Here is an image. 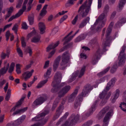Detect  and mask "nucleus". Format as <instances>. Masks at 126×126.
<instances>
[{"label": "nucleus", "mask_w": 126, "mask_h": 126, "mask_svg": "<svg viewBox=\"0 0 126 126\" xmlns=\"http://www.w3.org/2000/svg\"><path fill=\"white\" fill-rule=\"evenodd\" d=\"M18 25L16 23L15 24V25L12 28V30L13 31H14L15 33H17V28L18 27Z\"/></svg>", "instance_id": "52"}, {"label": "nucleus", "mask_w": 126, "mask_h": 126, "mask_svg": "<svg viewBox=\"0 0 126 126\" xmlns=\"http://www.w3.org/2000/svg\"><path fill=\"white\" fill-rule=\"evenodd\" d=\"M27 107H26L22 109L17 110L13 112L12 115H14L18 114H20L22 113H23L27 110Z\"/></svg>", "instance_id": "36"}, {"label": "nucleus", "mask_w": 126, "mask_h": 126, "mask_svg": "<svg viewBox=\"0 0 126 126\" xmlns=\"http://www.w3.org/2000/svg\"><path fill=\"white\" fill-rule=\"evenodd\" d=\"M112 111H111L108 112L104 118L103 120V124L102 126H107L108 123V120L111 116Z\"/></svg>", "instance_id": "17"}, {"label": "nucleus", "mask_w": 126, "mask_h": 126, "mask_svg": "<svg viewBox=\"0 0 126 126\" xmlns=\"http://www.w3.org/2000/svg\"><path fill=\"white\" fill-rule=\"evenodd\" d=\"M75 35H74V34L73 35L70 36L69 37H68L65 39H63V41L64 40L65 41L63 44V45H64L70 42Z\"/></svg>", "instance_id": "41"}, {"label": "nucleus", "mask_w": 126, "mask_h": 126, "mask_svg": "<svg viewBox=\"0 0 126 126\" xmlns=\"http://www.w3.org/2000/svg\"><path fill=\"white\" fill-rule=\"evenodd\" d=\"M126 22V18L124 17L120 20L117 23V24L118 25L120 26L121 24L124 23Z\"/></svg>", "instance_id": "48"}, {"label": "nucleus", "mask_w": 126, "mask_h": 126, "mask_svg": "<svg viewBox=\"0 0 126 126\" xmlns=\"http://www.w3.org/2000/svg\"><path fill=\"white\" fill-rule=\"evenodd\" d=\"M87 36L86 34H82L78 36L75 39V42H79L80 41L84 39Z\"/></svg>", "instance_id": "34"}, {"label": "nucleus", "mask_w": 126, "mask_h": 126, "mask_svg": "<svg viewBox=\"0 0 126 126\" xmlns=\"http://www.w3.org/2000/svg\"><path fill=\"white\" fill-rule=\"evenodd\" d=\"M21 123V122L19 119H18L15 121L12 124V125L13 126H17Z\"/></svg>", "instance_id": "47"}, {"label": "nucleus", "mask_w": 126, "mask_h": 126, "mask_svg": "<svg viewBox=\"0 0 126 126\" xmlns=\"http://www.w3.org/2000/svg\"><path fill=\"white\" fill-rule=\"evenodd\" d=\"M49 112L48 110H46L42 112L37 115L35 117L32 119L33 121H40V122L37 123L31 126H43L48 120L47 118H44L45 116Z\"/></svg>", "instance_id": "3"}, {"label": "nucleus", "mask_w": 126, "mask_h": 126, "mask_svg": "<svg viewBox=\"0 0 126 126\" xmlns=\"http://www.w3.org/2000/svg\"><path fill=\"white\" fill-rule=\"evenodd\" d=\"M96 103V102L95 101L90 109L89 112L86 113V115L88 117L91 115L93 113V111L95 110V108L96 107L95 105Z\"/></svg>", "instance_id": "27"}, {"label": "nucleus", "mask_w": 126, "mask_h": 126, "mask_svg": "<svg viewBox=\"0 0 126 126\" xmlns=\"http://www.w3.org/2000/svg\"><path fill=\"white\" fill-rule=\"evenodd\" d=\"M73 47V43L71 42L68 44L66 45L65 46L63 47L61 49L59 50V52H61L64 51L65 50L68 49L72 48Z\"/></svg>", "instance_id": "30"}, {"label": "nucleus", "mask_w": 126, "mask_h": 126, "mask_svg": "<svg viewBox=\"0 0 126 126\" xmlns=\"http://www.w3.org/2000/svg\"><path fill=\"white\" fill-rule=\"evenodd\" d=\"M97 43V40L95 38L93 39L92 40H90L89 42V43L91 45H93L95 44H96Z\"/></svg>", "instance_id": "51"}, {"label": "nucleus", "mask_w": 126, "mask_h": 126, "mask_svg": "<svg viewBox=\"0 0 126 126\" xmlns=\"http://www.w3.org/2000/svg\"><path fill=\"white\" fill-rule=\"evenodd\" d=\"M78 89H75L74 91L69 96L68 98V101L69 103H71L73 102L75 99L77 94Z\"/></svg>", "instance_id": "18"}, {"label": "nucleus", "mask_w": 126, "mask_h": 126, "mask_svg": "<svg viewBox=\"0 0 126 126\" xmlns=\"http://www.w3.org/2000/svg\"><path fill=\"white\" fill-rule=\"evenodd\" d=\"M89 20L90 17H87L83 19L79 25V28H82L83 27L88 23L89 22Z\"/></svg>", "instance_id": "26"}, {"label": "nucleus", "mask_w": 126, "mask_h": 126, "mask_svg": "<svg viewBox=\"0 0 126 126\" xmlns=\"http://www.w3.org/2000/svg\"><path fill=\"white\" fill-rule=\"evenodd\" d=\"M107 15L104 14L103 13H102L99 16L98 18L96 20V22L94 23V25L91 27V29L92 31H94L95 29L94 26L97 24L98 23H104L105 24V21L103 20L106 17Z\"/></svg>", "instance_id": "11"}, {"label": "nucleus", "mask_w": 126, "mask_h": 126, "mask_svg": "<svg viewBox=\"0 0 126 126\" xmlns=\"http://www.w3.org/2000/svg\"><path fill=\"white\" fill-rule=\"evenodd\" d=\"M60 83H57L53 81L51 84V85L53 86V88L51 89V92L53 93H56L58 92L62 86L65 85L64 82L62 83L61 84H59Z\"/></svg>", "instance_id": "12"}, {"label": "nucleus", "mask_w": 126, "mask_h": 126, "mask_svg": "<svg viewBox=\"0 0 126 126\" xmlns=\"http://www.w3.org/2000/svg\"><path fill=\"white\" fill-rule=\"evenodd\" d=\"M114 23L113 22H111L110 23L106 32V41L105 42H103V49L105 51H106L107 50L106 49V47L109 46L110 41L112 39V38L110 36V35L111 31Z\"/></svg>", "instance_id": "6"}, {"label": "nucleus", "mask_w": 126, "mask_h": 126, "mask_svg": "<svg viewBox=\"0 0 126 126\" xmlns=\"http://www.w3.org/2000/svg\"><path fill=\"white\" fill-rule=\"evenodd\" d=\"M88 1L87 4V1L86 0L80 7L78 11L79 14L76 15L72 21V23L73 24L75 25L76 24L78 20L79 15L83 18L87 16L89 11L91 9V6L92 4L90 5L89 3V0Z\"/></svg>", "instance_id": "2"}, {"label": "nucleus", "mask_w": 126, "mask_h": 126, "mask_svg": "<svg viewBox=\"0 0 126 126\" xmlns=\"http://www.w3.org/2000/svg\"><path fill=\"white\" fill-rule=\"evenodd\" d=\"M79 73V70H77L74 72L73 74L71 77L69 79L68 82L70 83L74 80L75 79L76 77L78 76Z\"/></svg>", "instance_id": "31"}, {"label": "nucleus", "mask_w": 126, "mask_h": 126, "mask_svg": "<svg viewBox=\"0 0 126 126\" xmlns=\"http://www.w3.org/2000/svg\"><path fill=\"white\" fill-rule=\"evenodd\" d=\"M32 75L31 72L28 71L25 72L22 74L23 77L25 81L27 80L28 79L30 78Z\"/></svg>", "instance_id": "32"}, {"label": "nucleus", "mask_w": 126, "mask_h": 126, "mask_svg": "<svg viewBox=\"0 0 126 126\" xmlns=\"http://www.w3.org/2000/svg\"><path fill=\"white\" fill-rule=\"evenodd\" d=\"M34 14L32 13L28 16V20L29 22V24L31 25H32L34 23Z\"/></svg>", "instance_id": "35"}, {"label": "nucleus", "mask_w": 126, "mask_h": 126, "mask_svg": "<svg viewBox=\"0 0 126 126\" xmlns=\"http://www.w3.org/2000/svg\"><path fill=\"white\" fill-rule=\"evenodd\" d=\"M7 9L8 10L7 12L11 14L14 11V8L12 6L10 7L9 8H7Z\"/></svg>", "instance_id": "57"}, {"label": "nucleus", "mask_w": 126, "mask_h": 126, "mask_svg": "<svg viewBox=\"0 0 126 126\" xmlns=\"http://www.w3.org/2000/svg\"><path fill=\"white\" fill-rule=\"evenodd\" d=\"M124 95L123 97V100L124 102L121 103V105L120 106L121 109L123 111H126V90L124 92Z\"/></svg>", "instance_id": "22"}, {"label": "nucleus", "mask_w": 126, "mask_h": 126, "mask_svg": "<svg viewBox=\"0 0 126 126\" xmlns=\"http://www.w3.org/2000/svg\"><path fill=\"white\" fill-rule=\"evenodd\" d=\"M61 57L58 56L55 59L53 64V71H56L58 68L60 61Z\"/></svg>", "instance_id": "19"}, {"label": "nucleus", "mask_w": 126, "mask_h": 126, "mask_svg": "<svg viewBox=\"0 0 126 126\" xmlns=\"http://www.w3.org/2000/svg\"><path fill=\"white\" fill-rule=\"evenodd\" d=\"M47 11L46 10H42L41 11V13L40 14V15L41 16H44L47 13Z\"/></svg>", "instance_id": "60"}, {"label": "nucleus", "mask_w": 126, "mask_h": 126, "mask_svg": "<svg viewBox=\"0 0 126 126\" xmlns=\"http://www.w3.org/2000/svg\"><path fill=\"white\" fill-rule=\"evenodd\" d=\"M119 90L117 89L116 91V93L115 95L111 96L110 100L112 103H114L115 102L116 99L119 96Z\"/></svg>", "instance_id": "23"}, {"label": "nucleus", "mask_w": 126, "mask_h": 126, "mask_svg": "<svg viewBox=\"0 0 126 126\" xmlns=\"http://www.w3.org/2000/svg\"><path fill=\"white\" fill-rule=\"evenodd\" d=\"M10 34H11L9 30L7 31L6 32L5 36L6 38V41H8V40L9 36Z\"/></svg>", "instance_id": "55"}, {"label": "nucleus", "mask_w": 126, "mask_h": 126, "mask_svg": "<svg viewBox=\"0 0 126 126\" xmlns=\"http://www.w3.org/2000/svg\"><path fill=\"white\" fill-rule=\"evenodd\" d=\"M9 66V64L8 63L7 65L6 66V69L5 70V66L2 68L0 70V77L1 75H3L6 73L8 69Z\"/></svg>", "instance_id": "33"}, {"label": "nucleus", "mask_w": 126, "mask_h": 126, "mask_svg": "<svg viewBox=\"0 0 126 126\" xmlns=\"http://www.w3.org/2000/svg\"><path fill=\"white\" fill-rule=\"evenodd\" d=\"M109 107L107 106L104 108V109L100 111L99 113L98 114V116L99 117L98 119H100L104 116V114L109 110Z\"/></svg>", "instance_id": "25"}, {"label": "nucleus", "mask_w": 126, "mask_h": 126, "mask_svg": "<svg viewBox=\"0 0 126 126\" xmlns=\"http://www.w3.org/2000/svg\"><path fill=\"white\" fill-rule=\"evenodd\" d=\"M102 0H98V9L100 8L102 5Z\"/></svg>", "instance_id": "62"}, {"label": "nucleus", "mask_w": 126, "mask_h": 126, "mask_svg": "<svg viewBox=\"0 0 126 126\" xmlns=\"http://www.w3.org/2000/svg\"><path fill=\"white\" fill-rule=\"evenodd\" d=\"M23 0H18L17 5L16 6V8H19L21 6Z\"/></svg>", "instance_id": "58"}, {"label": "nucleus", "mask_w": 126, "mask_h": 126, "mask_svg": "<svg viewBox=\"0 0 126 126\" xmlns=\"http://www.w3.org/2000/svg\"><path fill=\"white\" fill-rule=\"evenodd\" d=\"M51 71V68H49L47 70L46 73L44 75V77L45 78L47 79L46 80H43L40 82L36 86L37 88H39L42 87L48 81L47 79L49 78V76L50 74Z\"/></svg>", "instance_id": "10"}, {"label": "nucleus", "mask_w": 126, "mask_h": 126, "mask_svg": "<svg viewBox=\"0 0 126 126\" xmlns=\"http://www.w3.org/2000/svg\"><path fill=\"white\" fill-rule=\"evenodd\" d=\"M22 46V47H25L26 46V42L25 41V38L24 37H22L21 39Z\"/></svg>", "instance_id": "49"}, {"label": "nucleus", "mask_w": 126, "mask_h": 126, "mask_svg": "<svg viewBox=\"0 0 126 126\" xmlns=\"http://www.w3.org/2000/svg\"><path fill=\"white\" fill-rule=\"evenodd\" d=\"M76 0H68L67 2L65 4V7H68L70 6L71 5L73 4V2L74 1Z\"/></svg>", "instance_id": "46"}, {"label": "nucleus", "mask_w": 126, "mask_h": 126, "mask_svg": "<svg viewBox=\"0 0 126 126\" xmlns=\"http://www.w3.org/2000/svg\"><path fill=\"white\" fill-rule=\"evenodd\" d=\"M126 48V46L125 45L123 46L118 56V59L119 60L118 64L119 66L123 65L125 63L126 59V55L125 53V51Z\"/></svg>", "instance_id": "7"}, {"label": "nucleus", "mask_w": 126, "mask_h": 126, "mask_svg": "<svg viewBox=\"0 0 126 126\" xmlns=\"http://www.w3.org/2000/svg\"><path fill=\"white\" fill-rule=\"evenodd\" d=\"M63 118H61L56 123V125L57 126L59 125L62 122H63Z\"/></svg>", "instance_id": "64"}, {"label": "nucleus", "mask_w": 126, "mask_h": 126, "mask_svg": "<svg viewBox=\"0 0 126 126\" xmlns=\"http://www.w3.org/2000/svg\"><path fill=\"white\" fill-rule=\"evenodd\" d=\"M22 28L24 30H27L28 28V26L26 23L24 22L22 24Z\"/></svg>", "instance_id": "59"}, {"label": "nucleus", "mask_w": 126, "mask_h": 126, "mask_svg": "<svg viewBox=\"0 0 126 126\" xmlns=\"http://www.w3.org/2000/svg\"><path fill=\"white\" fill-rule=\"evenodd\" d=\"M47 100L46 97H40L36 99L33 103L32 106H37L42 104Z\"/></svg>", "instance_id": "15"}, {"label": "nucleus", "mask_w": 126, "mask_h": 126, "mask_svg": "<svg viewBox=\"0 0 126 126\" xmlns=\"http://www.w3.org/2000/svg\"><path fill=\"white\" fill-rule=\"evenodd\" d=\"M93 122V120H90L88 121L87 122L85 123L84 124L86 126H90L92 124Z\"/></svg>", "instance_id": "53"}, {"label": "nucleus", "mask_w": 126, "mask_h": 126, "mask_svg": "<svg viewBox=\"0 0 126 126\" xmlns=\"http://www.w3.org/2000/svg\"><path fill=\"white\" fill-rule=\"evenodd\" d=\"M6 56H7L5 53H4L3 52L1 53V54L0 57L2 59H4Z\"/></svg>", "instance_id": "61"}, {"label": "nucleus", "mask_w": 126, "mask_h": 126, "mask_svg": "<svg viewBox=\"0 0 126 126\" xmlns=\"http://www.w3.org/2000/svg\"><path fill=\"white\" fill-rule=\"evenodd\" d=\"M79 117L80 115L79 114H77L76 115L72 114L70 118L69 122L66 121L64 124L61 126H67L69 123V126L73 125L76 123L79 120Z\"/></svg>", "instance_id": "8"}, {"label": "nucleus", "mask_w": 126, "mask_h": 126, "mask_svg": "<svg viewBox=\"0 0 126 126\" xmlns=\"http://www.w3.org/2000/svg\"><path fill=\"white\" fill-rule=\"evenodd\" d=\"M39 29L40 31V33L43 34L45 32L46 27L44 23L43 22H40L38 24Z\"/></svg>", "instance_id": "28"}, {"label": "nucleus", "mask_w": 126, "mask_h": 126, "mask_svg": "<svg viewBox=\"0 0 126 126\" xmlns=\"http://www.w3.org/2000/svg\"><path fill=\"white\" fill-rule=\"evenodd\" d=\"M86 67L85 66H83L81 68L78 77L81 78L84 75Z\"/></svg>", "instance_id": "42"}, {"label": "nucleus", "mask_w": 126, "mask_h": 126, "mask_svg": "<svg viewBox=\"0 0 126 126\" xmlns=\"http://www.w3.org/2000/svg\"><path fill=\"white\" fill-rule=\"evenodd\" d=\"M97 24H98V26L97 27L96 31L97 32H99L101 31V28L104 26L105 24L103 23H98Z\"/></svg>", "instance_id": "45"}, {"label": "nucleus", "mask_w": 126, "mask_h": 126, "mask_svg": "<svg viewBox=\"0 0 126 126\" xmlns=\"http://www.w3.org/2000/svg\"><path fill=\"white\" fill-rule=\"evenodd\" d=\"M68 17V16L66 15H64L60 19V23H62L63 21L66 19Z\"/></svg>", "instance_id": "56"}, {"label": "nucleus", "mask_w": 126, "mask_h": 126, "mask_svg": "<svg viewBox=\"0 0 126 126\" xmlns=\"http://www.w3.org/2000/svg\"><path fill=\"white\" fill-rule=\"evenodd\" d=\"M71 87L69 85L63 87L61 90L58 93V97L54 100L52 108V111L54 110L57 107L58 103L60 101L61 98L69 90Z\"/></svg>", "instance_id": "5"}, {"label": "nucleus", "mask_w": 126, "mask_h": 126, "mask_svg": "<svg viewBox=\"0 0 126 126\" xmlns=\"http://www.w3.org/2000/svg\"><path fill=\"white\" fill-rule=\"evenodd\" d=\"M83 96L80 94L77 96V99L76 100L74 105V108L77 109L78 107L80 105Z\"/></svg>", "instance_id": "20"}, {"label": "nucleus", "mask_w": 126, "mask_h": 126, "mask_svg": "<svg viewBox=\"0 0 126 126\" xmlns=\"http://www.w3.org/2000/svg\"><path fill=\"white\" fill-rule=\"evenodd\" d=\"M26 9V5H23L22 9L19 10L18 12L15 15L11 16L8 20V22L12 21L13 19L16 18L22 15Z\"/></svg>", "instance_id": "13"}, {"label": "nucleus", "mask_w": 126, "mask_h": 126, "mask_svg": "<svg viewBox=\"0 0 126 126\" xmlns=\"http://www.w3.org/2000/svg\"><path fill=\"white\" fill-rule=\"evenodd\" d=\"M32 29H33V31L31 33H29L27 36V41L29 40L31 37L35 35L36 33V32L35 29L34 28H33Z\"/></svg>", "instance_id": "38"}, {"label": "nucleus", "mask_w": 126, "mask_h": 126, "mask_svg": "<svg viewBox=\"0 0 126 126\" xmlns=\"http://www.w3.org/2000/svg\"><path fill=\"white\" fill-rule=\"evenodd\" d=\"M126 2V0H120L119 4V11L122 10V7Z\"/></svg>", "instance_id": "37"}, {"label": "nucleus", "mask_w": 126, "mask_h": 126, "mask_svg": "<svg viewBox=\"0 0 126 126\" xmlns=\"http://www.w3.org/2000/svg\"><path fill=\"white\" fill-rule=\"evenodd\" d=\"M40 40V37L38 35L33 37L31 40V42L34 43L38 42Z\"/></svg>", "instance_id": "39"}, {"label": "nucleus", "mask_w": 126, "mask_h": 126, "mask_svg": "<svg viewBox=\"0 0 126 126\" xmlns=\"http://www.w3.org/2000/svg\"><path fill=\"white\" fill-rule=\"evenodd\" d=\"M93 88V87L90 84H87L84 87L81 93L80 94L83 96H85L86 94L89 93Z\"/></svg>", "instance_id": "16"}, {"label": "nucleus", "mask_w": 126, "mask_h": 126, "mask_svg": "<svg viewBox=\"0 0 126 126\" xmlns=\"http://www.w3.org/2000/svg\"><path fill=\"white\" fill-rule=\"evenodd\" d=\"M17 51L20 56L22 57H23V53L22 50L20 49V48L19 47L17 48Z\"/></svg>", "instance_id": "54"}, {"label": "nucleus", "mask_w": 126, "mask_h": 126, "mask_svg": "<svg viewBox=\"0 0 126 126\" xmlns=\"http://www.w3.org/2000/svg\"><path fill=\"white\" fill-rule=\"evenodd\" d=\"M117 68V65H114L111 68L110 70V72L112 73H113L116 71Z\"/></svg>", "instance_id": "50"}, {"label": "nucleus", "mask_w": 126, "mask_h": 126, "mask_svg": "<svg viewBox=\"0 0 126 126\" xmlns=\"http://www.w3.org/2000/svg\"><path fill=\"white\" fill-rule=\"evenodd\" d=\"M62 61L60 64L59 69L64 70L67 67L68 64L70 63V54L68 51L64 52L62 56Z\"/></svg>", "instance_id": "4"}, {"label": "nucleus", "mask_w": 126, "mask_h": 126, "mask_svg": "<svg viewBox=\"0 0 126 126\" xmlns=\"http://www.w3.org/2000/svg\"><path fill=\"white\" fill-rule=\"evenodd\" d=\"M110 68V67H109L104 69L103 71L97 74V75L99 76H101L102 75L105 74L109 70Z\"/></svg>", "instance_id": "44"}, {"label": "nucleus", "mask_w": 126, "mask_h": 126, "mask_svg": "<svg viewBox=\"0 0 126 126\" xmlns=\"http://www.w3.org/2000/svg\"><path fill=\"white\" fill-rule=\"evenodd\" d=\"M25 98V97H23L21 98L20 100L16 103V104L15 106L11 109L10 111L12 112L13 111H14L16 109V108L20 107L22 104Z\"/></svg>", "instance_id": "24"}, {"label": "nucleus", "mask_w": 126, "mask_h": 126, "mask_svg": "<svg viewBox=\"0 0 126 126\" xmlns=\"http://www.w3.org/2000/svg\"><path fill=\"white\" fill-rule=\"evenodd\" d=\"M110 7L108 5H106L104 6L102 13L107 16V13L109 12Z\"/></svg>", "instance_id": "40"}, {"label": "nucleus", "mask_w": 126, "mask_h": 126, "mask_svg": "<svg viewBox=\"0 0 126 126\" xmlns=\"http://www.w3.org/2000/svg\"><path fill=\"white\" fill-rule=\"evenodd\" d=\"M11 90L8 89V90L7 94L5 98L6 101H8L11 95Z\"/></svg>", "instance_id": "43"}, {"label": "nucleus", "mask_w": 126, "mask_h": 126, "mask_svg": "<svg viewBox=\"0 0 126 126\" xmlns=\"http://www.w3.org/2000/svg\"><path fill=\"white\" fill-rule=\"evenodd\" d=\"M59 41H58L55 44L52 43L49 45L47 48V51L49 52L51 49H54L58 46L59 44Z\"/></svg>", "instance_id": "29"}, {"label": "nucleus", "mask_w": 126, "mask_h": 126, "mask_svg": "<svg viewBox=\"0 0 126 126\" xmlns=\"http://www.w3.org/2000/svg\"><path fill=\"white\" fill-rule=\"evenodd\" d=\"M62 78V74L60 72L57 71L55 74L53 81L57 83H60Z\"/></svg>", "instance_id": "21"}, {"label": "nucleus", "mask_w": 126, "mask_h": 126, "mask_svg": "<svg viewBox=\"0 0 126 126\" xmlns=\"http://www.w3.org/2000/svg\"><path fill=\"white\" fill-rule=\"evenodd\" d=\"M67 99V97H66L63 99V101L61 102V104L60 105L56 110V114L53 118L54 120H55L57 119L62 112L63 109V105L65 103Z\"/></svg>", "instance_id": "9"}, {"label": "nucleus", "mask_w": 126, "mask_h": 126, "mask_svg": "<svg viewBox=\"0 0 126 126\" xmlns=\"http://www.w3.org/2000/svg\"><path fill=\"white\" fill-rule=\"evenodd\" d=\"M116 80V79L115 78H113L111 79L107 84L105 89L100 94V98L102 99L100 104L101 106H103L107 102V100L111 95V92L110 91L108 93H107V92L109 90L110 88L114 85Z\"/></svg>", "instance_id": "1"}, {"label": "nucleus", "mask_w": 126, "mask_h": 126, "mask_svg": "<svg viewBox=\"0 0 126 126\" xmlns=\"http://www.w3.org/2000/svg\"><path fill=\"white\" fill-rule=\"evenodd\" d=\"M101 51L100 49H98L96 51L94 58L92 59V63L94 65L97 62L98 60L101 57Z\"/></svg>", "instance_id": "14"}, {"label": "nucleus", "mask_w": 126, "mask_h": 126, "mask_svg": "<svg viewBox=\"0 0 126 126\" xmlns=\"http://www.w3.org/2000/svg\"><path fill=\"white\" fill-rule=\"evenodd\" d=\"M12 24V23H11L10 24H7L5 25L3 28V31H4L7 28H8L10 27L11 26Z\"/></svg>", "instance_id": "63"}]
</instances>
